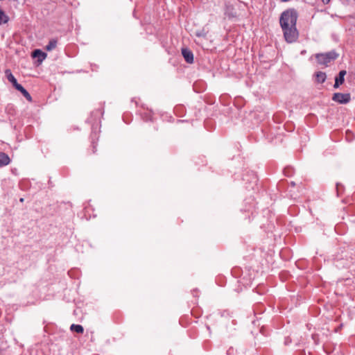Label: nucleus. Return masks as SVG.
Instances as JSON below:
<instances>
[{
  "label": "nucleus",
  "mask_w": 355,
  "mask_h": 355,
  "mask_svg": "<svg viewBox=\"0 0 355 355\" xmlns=\"http://www.w3.org/2000/svg\"><path fill=\"white\" fill-rule=\"evenodd\" d=\"M298 13L294 8H290L284 11L279 18L281 28L296 26Z\"/></svg>",
  "instance_id": "1"
},
{
  "label": "nucleus",
  "mask_w": 355,
  "mask_h": 355,
  "mask_svg": "<svg viewBox=\"0 0 355 355\" xmlns=\"http://www.w3.org/2000/svg\"><path fill=\"white\" fill-rule=\"evenodd\" d=\"M338 57V53L334 50L324 53H317L315 55L318 63L325 67L328 66L330 62L336 60Z\"/></svg>",
  "instance_id": "2"
},
{
  "label": "nucleus",
  "mask_w": 355,
  "mask_h": 355,
  "mask_svg": "<svg viewBox=\"0 0 355 355\" xmlns=\"http://www.w3.org/2000/svg\"><path fill=\"white\" fill-rule=\"evenodd\" d=\"M284 37L286 42L293 43L297 41L299 37V32L296 26H288L282 28Z\"/></svg>",
  "instance_id": "3"
},
{
  "label": "nucleus",
  "mask_w": 355,
  "mask_h": 355,
  "mask_svg": "<svg viewBox=\"0 0 355 355\" xmlns=\"http://www.w3.org/2000/svg\"><path fill=\"white\" fill-rule=\"evenodd\" d=\"M332 100L340 104H347L351 101V95L349 93H334Z\"/></svg>",
  "instance_id": "4"
},
{
  "label": "nucleus",
  "mask_w": 355,
  "mask_h": 355,
  "mask_svg": "<svg viewBox=\"0 0 355 355\" xmlns=\"http://www.w3.org/2000/svg\"><path fill=\"white\" fill-rule=\"evenodd\" d=\"M182 55L184 60L189 63L192 64L193 62V52L187 48L182 49Z\"/></svg>",
  "instance_id": "5"
},
{
  "label": "nucleus",
  "mask_w": 355,
  "mask_h": 355,
  "mask_svg": "<svg viewBox=\"0 0 355 355\" xmlns=\"http://www.w3.org/2000/svg\"><path fill=\"white\" fill-rule=\"evenodd\" d=\"M346 75L345 70H341L338 73V75L335 78V83L334 85V87L337 89L339 87L340 85H342L345 81V76Z\"/></svg>",
  "instance_id": "6"
},
{
  "label": "nucleus",
  "mask_w": 355,
  "mask_h": 355,
  "mask_svg": "<svg viewBox=\"0 0 355 355\" xmlns=\"http://www.w3.org/2000/svg\"><path fill=\"white\" fill-rule=\"evenodd\" d=\"M5 74L9 82H10L13 87L17 89L18 87L21 85V84H19L17 81V79L15 78V76L12 75L11 71L10 69H6L5 71Z\"/></svg>",
  "instance_id": "7"
},
{
  "label": "nucleus",
  "mask_w": 355,
  "mask_h": 355,
  "mask_svg": "<svg viewBox=\"0 0 355 355\" xmlns=\"http://www.w3.org/2000/svg\"><path fill=\"white\" fill-rule=\"evenodd\" d=\"M10 162V159L9 156L3 152H0V166L2 167L7 166Z\"/></svg>",
  "instance_id": "8"
},
{
  "label": "nucleus",
  "mask_w": 355,
  "mask_h": 355,
  "mask_svg": "<svg viewBox=\"0 0 355 355\" xmlns=\"http://www.w3.org/2000/svg\"><path fill=\"white\" fill-rule=\"evenodd\" d=\"M33 58H38V61L42 62V60H44L46 58V53H45L44 52L42 51L40 49H35L33 52Z\"/></svg>",
  "instance_id": "9"
},
{
  "label": "nucleus",
  "mask_w": 355,
  "mask_h": 355,
  "mask_svg": "<svg viewBox=\"0 0 355 355\" xmlns=\"http://www.w3.org/2000/svg\"><path fill=\"white\" fill-rule=\"evenodd\" d=\"M16 89L20 92L28 101H33V98L31 94L21 85L19 87H18Z\"/></svg>",
  "instance_id": "10"
},
{
  "label": "nucleus",
  "mask_w": 355,
  "mask_h": 355,
  "mask_svg": "<svg viewBox=\"0 0 355 355\" xmlns=\"http://www.w3.org/2000/svg\"><path fill=\"white\" fill-rule=\"evenodd\" d=\"M327 78L326 73L322 71H318L315 74V80L319 83H323Z\"/></svg>",
  "instance_id": "11"
},
{
  "label": "nucleus",
  "mask_w": 355,
  "mask_h": 355,
  "mask_svg": "<svg viewBox=\"0 0 355 355\" xmlns=\"http://www.w3.org/2000/svg\"><path fill=\"white\" fill-rule=\"evenodd\" d=\"M57 44H58L57 39H51L49 40L48 44L46 46L45 49L48 51H51L56 47Z\"/></svg>",
  "instance_id": "12"
},
{
  "label": "nucleus",
  "mask_w": 355,
  "mask_h": 355,
  "mask_svg": "<svg viewBox=\"0 0 355 355\" xmlns=\"http://www.w3.org/2000/svg\"><path fill=\"white\" fill-rule=\"evenodd\" d=\"M70 329L72 331L76 332L78 334H83L84 331V329H83V326L80 324H73L71 325Z\"/></svg>",
  "instance_id": "13"
},
{
  "label": "nucleus",
  "mask_w": 355,
  "mask_h": 355,
  "mask_svg": "<svg viewBox=\"0 0 355 355\" xmlns=\"http://www.w3.org/2000/svg\"><path fill=\"white\" fill-rule=\"evenodd\" d=\"M9 20V17L5 14V12L0 9V25L6 24Z\"/></svg>",
  "instance_id": "14"
},
{
  "label": "nucleus",
  "mask_w": 355,
  "mask_h": 355,
  "mask_svg": "<svg viewBox=\"0 0 355 355\" xmlns=\"http://www.w3.org/2000/svg\"><path fill=\"white\" fill-rule=\"evenodd\" d=\"M343 186L340 184V183H337L336 184V192H337V196H339L340 195V193H343Z\"/></svg>",
  "instance_id": "15"
},
{
  "label": "nucleus",
  "mask_w": 355,
  "mask_h": 355,
  "mask_svg": "<svg viewBox=\"0 0 355 355\" xmlns=\"http://www.w3.org/2000/svg\"><path fill=\"white\" fill-rule=\"evenodd\" d=\"M291 171H292V168H286L284 170L285 175H288V176L291 175V174H292Z\"/></svg>",
  "instance_id": "16"
},
{
  "label": "nucleus",
  "mask_w": 355,
  "mask_h": 355,
  "mask_svg": "<svg viewBox=\"0 0 355 355\" xmlns=\"http://www.w3.org/2000/svg\"><path fill=\"white\" fill-rule=\"evenodd\" d=\"M92 114H103V111L101 109H98V110L94 111Z\"/></svg>",
  "instance_id": "17"
},
{
  "label": "nucleus",
  "mask_w": 355,
  "mask_h": 355,
  "mask_svg": "<svg viewBox=\"0 0 355 355\" xmlns=\"http://www.w3.org/2000/svg\"><path fill=\"white\" fill-rule=\"evenodd\" d=\"M196 35L198 36V37H200V36H205L204 34L201 33H196Z\"/></svg>",
  "instance_id": "18"
},
{
  "label": "nucleus",
  "mask_w": 355,
  "mask_h": 355,
  "mask_svg": "<svg viewBox=\"0 0 355 355\" xmlns=\"http://www.w3.org/2000/svg\"><path fill=\"white\" fill-rule=\"evenodd\" d=\"M322 1L324 3H328L330 0H322Z\"/></svg>",
  "instance_id": "19"
},
{
  "label": "nucleus",
  "mask_w": 355,
  "mask_h": 355,
  "mask_svg": "<svg viewBox=\"0 0 355 355\" xmlns=\"http://www.w3.org/2000/svg\"><path fill=\"white\" fill-rule=\"evenodd\" d=\"M253 179H254V182L256 183L257 182V177L255 175L253 174Z\"/></svg>",
  "instance_id": "20"
},
{
  "label": "nucleus",
  "mask_w": 355,
  "mask_h": 355,
  "mask_svg": "<svg viewBox=\"0 0 355 355\" xmlns=\"http://www.w3.org/2000/svg\"><path fill=\"white\" fill-rule=\"evenodd\" d=\"M291 185L292 187H294L295 185V183L294 182H291Z\"/></svg>",
  "instance_id": "21"
},
{
  "label": "nucleus",
  "mask_w": 355,
  "mask_h": 355,
  "mask_svg": "<svg viewBox=\"0 0 355 355\" xmlns=\"http://www.w3.org/2000/svg\"><path fill=\"white\" fill-rule=\"evenodd\" d=\"M285 343L286 344H287V343H289V340H287V339L285 340Z\"/></svg>",
  "instance_id": "22"
},
{
  "label": "nucleus",
  "mask_w": 355,
  "mask_h": 355,
  "mask_svg": "<svg viewBox=\"0 0 355 355\" xmlns=\"http://www.w3.org/2000/svg\"><path fill=\"white\" fill-rule=\"evenodd\" d=\"M285 343L286 344H287V343H289V340H287V339L285 340Z\"/></svg>",
  "instance_id": "23"
}]
</instances>
